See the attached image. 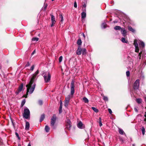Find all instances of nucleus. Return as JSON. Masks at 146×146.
<instances>
[{
    "label": "nucleus",
    "mask_w": 146,
    "mask_h": 146,
    "mask_svg": "<svg viewBox=\"0 0 146 146\" xmlns=\"http://www.w3.org/2000/svg\"><path fill=\"white\" fill-rule=\"evenodd\" d=\"M39 71L37 70L35 73L33 75L29 84L26 85L27 94L29 92L30 94H31L33 92L36 86V84L34 82L37 79L38 76H37V75Z\"/></svg>",
    "instance_id": "nucleus-1"
},
{
    "label": "nucleus",
    "mask_w": 146,
    "mask_h": 146,
    "mask_svg": "<svg viewBox=\"0 0 146 146\" xmlns=\"http://www.w3.org/2000/svg\"><path fill=\"white\" fill-rule=\"evenodd\" d=\"M42 75L43 76L45 82L47 83L50 80L51 75L50 72L48 71H43Z\"/></svg>",
    "instance_id": "nucleus-2"
},
{
    "label": "nucleus",
    "mask_w": 146,
    "mask_h": 146,
    "mask_svg": "<svg viewBox=\"0 0 146 146\" xmlns=\"http://www.w3.org/2000/svg\"><path fill=\"white\" fill-rule=\"evenodd\" d=\"M30 112L29 110L27 107L24 109V113L23 116L26 119H28L30 117Z\"/></svg>",
    "instance_id": "nucleus-3"
},
{
    "label": "nucleus",
    "mask_w": 146,
    "mask_h": 146,
    "mask_svg": "<svg viewBox=\"0 0 146 146\" xmlns=\"http://www.w3.org/2000/svg\"><path fill=\"white\" fill-rule=\"evenodd\" d=\"M56 119V116L55 114H54L52 117L51 119L50 125L51 127L54 128V125L55 123Z\"/></svg>",
    "instance_id": "nucleus-4"
},
{
    "label": "nucleus",
    "mask_w": 146,
    "mask_h": 146,
    "mask_svg": "<svg viewBox=\"0 0 146 146\" xmlns=\"http://www.w3.org/2000/svg\"><path fill=\"white\" fill-rule=\"evenodd\" d=\"M74 80H72L70 84V94L71 95H73L74 93Z\"/></svg>",
    "instance_id": "nucleus-5"
},
{
    "label": "nucleus",
    "mask_w": 146,
    "mask_h": 146,
    "mask_svg": "<svg viewBox=\"0 0 146 146\" xmlns=\"http://www.w3.org/2000/svg\"><path fill=\"white\" fill-rule=\"evenodd\" d=\"M139 80L137 79L135 82L133 86V88L134 90H138L139 87Z\"/></svg>",
    "instance_id": "nucleus-6"
},
{
    "label": "nucleus",
    "mask_w": 146,
    "mask_h": 146,
    "mask_svg": "<svg viewBox=\"0 0 146 146\" xmlns=\"http://www.w3.org/2000/svg\"><path fill=\"white\" fill-rule=\"evenodd\" d=\"M71 123L70 119H67L66 121V128L68 130H70L71 127Z\"/></svg>",
    "instance_id": "nucleus-7"
},
{
    "label": "nucleus",
    "mask_w": 146,
    "mask_h": 146,
    "mask_svg": "<svg viewBox=\"0 0 146 146\" xmlns=\"http://www.w3.org/2000/svg\"><path fill=\"white\" fill-rule=\"evenodd\" d=\"M51 21L52 22V24L51 25V27H52L55 24L56 22L55 17L53 15H51Z\"/></svg>",
    "instance_id": "nucleus-8"
},
{
    "label": "nucleus",
    "mask_w": 146,
    "mask_h": 146,
    "mask_svg": "<svg viewBox=\"0 0 146 146\" xmlns=\"http://www.w3.org/2000/svg\"><path fill=\"white\" fill-rule=\"evenodd\" d=\"M121 32L123 36L125 37H126L127 34V31L124 28H122V29L121 30Z\"/></svg>",
    "instance_id": "nucleus-9"
},
{
    "label": "nucleus",
    "mask_w": 146,
    "mask_h": 146,
    "mask_svg": "<svg viewBox=\"0 0 146 146\" xmlns=\"http://www.w3.org/2000/svg\"><path fill=\"white\" fill-rule=\"evenodd\" d=\"M82 48L79 46L78 49L76 51V54L78 55H80L82 53Z\"/></svg>",
    "instance_id": "nucleus-10"
},
{
    "label": "nucleus",
    "mask_w": 146,
    "mask_h": 146,
    "mask_svg": "<svg viewBox=\"0 0 146 146\" xmlns=\"http://www.w3.org/2000/svg\"><path fill=\"white\" fill-rule=\"evenodd\" d=\"M30 127V124L29 123L26 121L25 124V129L26 130H29Z\"/></svg>",
    "instance_id": "nucleus-11"
},
{
    "label": "nucleus",
    "mask_w": 146,
    "mask_h": 146,
    "mask_svg": "<svg viewBox=\"0 0 146 146\" xmlns=\"http://www.w3.org/2000/svg\"><path fill=\"white\" fill-rule=\"evenodd\" d=\"M83 123L81 121H80L77 124V126L80 129H82L83 128Z\"/></svg>",
    "instance_id": "nucleus-12"
},
{
    "label": "nucleus",
    "mask_w": 146,
    "mask_h": 146,
    "mask_svg": "<svg viewBox=\"0 0 146 146\" xmlns=\"http://www.w3.org/2000/svg\"><path fill=\"white\" fill-rule=\"evenodd\" d=\"M127 28L129 31H131L133 33H134L135 32V30L130 26H128Z\"/></svg>",
    "instance_id": "nucleus-13"
},
{
    "label": "nucleus",
    "mask_w": 146,
    "mask_h": 146,
    "mask_svg": "<svg viewBox=\"0 0 146 146\" xmlns=\"http://www.w3.org/2000/svg\"><path fill=\"white\" fill-rule=\"evenodd\" d=\"M81 18L83 19H85L86 16V12H82L81 13Z\"/></svg>",
    "instance_id": "nucleus-14"
},
{
    "label": "nucleus",
    "mask_w": 146,
    "mask_h": 146,
    "mask_svg": "<svg viewBox=\"0 0 146 146\" xmlns=\"http://www.w3.org/2000/svg\"><path fill=\"white\" fill-rule=\"evenodd\" d=\"M121 41L123 43H128V41L125 39V37H122L121 39Z\"/></svg>",
    "instance_id": "nucleus-15"
},
{
    "label": "nucleus",
    "mask_w": 146,
    "mask_h": 146,
    "mask_svg": "<svg viewBox=\"0 0 146 146\" xmlns=\"http://www.w3.org/2000/svg\"><path fill=\"white\" fill-rule=\"evenodd\" d=\"M119 133L121 135H123L124 134H125V133L123 131L122 129H119Z\"/></svg>",
    "instance_id": "nucleus-16"
},
{
    "label": "nucleus",
    "mask_w": 146,
    "mask_h": 146,
    "mask_svg": "<svg viewBox=\"0 0 146 146\" xmlns=\"http://www.w3.org/2000/svg\"><path fill=\"white\" fill-rule=\"evenodd\" d=\"M23 88V84H21L19 87L18 89L17 90L19 92H21L22 91Z\"/></svg>",
    "instance_id": "nucleus-17"
},
{
    "label": "nucleus",
    "mask_w": 146,
    "mask_h": 146,
    "mask_svg": "<svg viewBox=\"0 0 146 146\" xmlns=\"http://www.w3.org/2000/svg\"><path fill=\"white\" fill-rule=\"evenodd\" d=\"M44 114L42 115L40 117V122H42L44 119Z\"/></svg>",
    "instance_id": "nucleus-18"
},
{
    "label": "nucleus",
    "mask_w": 146,
    "mask_h": 146,
    "mask_svg": "<svg viewBox=\"0 0 146 146\" xmlns=\"http://www.w3.org/2000/svg\"><path fill=\"white\" fill-rule=\"evenodd\" d=\"M140 47H142L143 48H144L145 46V44L143 41L141 42L140 43H139Z\"/></svg>",
    "instance_id": "nucleus-19"
},
{
    "label": "nucleus",
    "mask_w": 146,
    "mask_h": 146,
    "mask_svg": "<svg viewBox=\"0 0 146 146\" xmlns=\"http://www.w3.org/2000/svg\"><path fill=\"white\" fill-rule=\"evenodd\" d=\"M134 45L135 46V48H137V47H139L138 44L136 40H135L134 41Z\"/></svg>",
    "instance_id": "nucleus-20"
},
{
    "label": "nucleus",
    "mask_w": 146,
    "mask_h": 146,
    "mask_svg": "<svg viewBox=\"0 0 146 146\" xmlns=\"http://www.w3.org/2000/svg\"><path fill=\"white\" fill-rule=\"evenodd\" d=\"M122 28L121 27L119 26H116L114 27V29L116 30H121Z\"/></svg>",
    "instance_id": "nucleus-21"
},
{
    "label": "nucleus",
    "mask_w": 146,
    "mask_h": 146,
    "mask_svg": "<svg viewBox=\"0 0 146 146\" xmlns=\"http://www.w3.org/2000/svg\"><path fill=\"white\" fill-rule=\"evenodd\" d=\"M82 44V42L80 39H78L77 42V44L79 46H80Z\"/></svg>",
    "instance_id": "nucleus-22"
},
{
    "label": "nucleus",
    "mask_w": 146,
    "mask_h": 146,
    "mask_svg": "<svg viewBox=\"0 0 146 146\" xmlns=\"http://www.w3.org/2000/svg\"><path fill=\"white\" fill-rule=\"evenodd\" d=\"M92 109L96 113H98L99 111L96 108L94 107H92Z\"/></svg>",
    "instance_id": "nucleus-23"
},
{
    "label": "nucleus",
    "mask_w": 146,
    "mask_h": 146,
    "mask_svg": "<svg viewBox=\"0 0 146 146\" xmlns=\"http://www.w3.org/2000/svg\"><path fill=\"white\" fill-rule=\"evenodd\" d=\"M50 129V128L48 125H46L45 127V130L46 132H48Z\"/></svg>",
    "instance_id": "nucleus-24"
},
{
    "label": "nucleus",
    "mask_w": 146,
    "mask_h": 146,
    "mask_svg": "<svg viewBox=\"0 0 146 146\" xmlns=\"http://www.w3.org/2000/svg\"><path fill=\"white\" fill-rule=\"evenodd\" d=\"M82 51L83 55H85L86 53V50L85 48H84L82 49Z\"/></svg>",
    "instance_id": "nucleus-25"
},
{
    "label": "nucleus",
    "mask_w": 146,
    "mask_h": 146,
    "mask_svg": "<svg viewBox=\"0 0 146 146\" xmlns=\"http://www.w3.org/2000/svg\"><path fill=\"white\" fill-rule=\"evenodd\" d=\"M84 101L85 103H87L89 101L88 99L86 97H84L83 98Z\"/></svg>",
    "instance_id": "nucleus-26"
},
{
    "label": "nucleus",
    "mask_w": 146,
    "mask_h": 146,
    "mask_svg": "<svg viewBox=\"0 0 146 146\" xmlns=\"http://www.w3.org/2000/svg\"><path fill=\"white\" fill-rule=\"evenodd\" d=\"M141 129L142 134L143 135H144L145 133V129L144 128V127L142 126L141 127Z\"/></svg>",
    "instance_id": "nucleus-27"
},
{
    "label": "nucleus",
    "mask_w": 146,
    "mask_h": 146,
    "mask_svg": "<svg viewBox=\"0 0 146 146\" xmlns=\"http://www.w3.org/2000/svg\"><path fill=\"white\" fill-rule=\"evenodd\" d=\"M136 102L139 104L141 103L142 102V100L141 99L137 98L136 99Z\"/></svg>",
    "instance_id": "nucleus-28"
},
{
    "label": "nucleus",
    "mask_w": 146,
    "mask_h": 146,
    "mask_svg": "<svg viewBox=\"0 0 146 146\" xmlns=\"http://www.w3.org/2000/svg\"><path fill=\"white\" fill-rule=\"evenodd\" d=\"M59 16H60V18L61 20L60 21L61 22H62L64 20L63 17L62 15V14H60Z\"/></svg>",
    "instance_id": "nucleus-29"
},
{
    "label": "nucleus",
    "mask_w": 146,
    "mask_h": 146,
    "mask_svg": "<svg viewBox=\"0 0 146 146\" xmlns=\"http://www.w3.org/2000/svg\"><path fill=\"white\" fill-rule=\"evenodd\" d=\"M106 24L105 23H103L101 27L102 28L105 29L106 28Z\"/></svg>",
    "instance_id": "nucleus-30"
},
{
    "label": "nucleus",
    "mask_w": 146,
    "mask_h": 146,
    "mask_svg": "<svg viewBox=\"0 0 146 146\" xmlns=\"http://www.w3.org/2000/svg\"><path fill=\"white\" fill-rule=\"evenodd\" d=\"M99 125L101 127L102 125V123L101 118L100 117H99Z\"/></svg>",
    "instance_id": "nucleus-31"
},
{
    "label": "nucleus",
    "mask_w": 146,
    "mask_h": 146,
    "mask_svg": "<svg viewBox=\"0 0 146 146\" xmlns=\"http://www.w3.org/2000/svg\"><path fill=\"white\" fill-rule=\"evenodd\" d=\"M70 95L68 96L67 97H66V98L65 100H67L68 101H70Z\"/></svg>",
    "instance_id": "nucleus-32"
},
{
    "label": "nucleus",
    "mask_w": 146,
    "mask_h": 146,
    "mask_svg": "<svg viewBox=\"0 0 146 146\" xmlns=\"http://www.w3.org/2000/svg\"><path fill=\"white\" fill-rule=\"evenodd\" d=\"M60 107H59V108H60V109H62V101L61 100H60Z\"/></svg>",
    "instance_id": "nucleus-33"
},
{
    "label": "nucleus",
    "mask_w": 146,
    "mask_h": 146,
    "mask_svg": "<svg viewBox=\"0 0 146 146\" xmlns=\"http://www.w3.org/2000/svg\"><path fill=\"white\" fill-rule=\"evenodd\" d=\"M103 99L105 101H108V98L106 96H104Z\"/></svg>",
    "instance_id": "nucleus-34"
},
{
    "label": "nucleus",
    "mask_w": 146,
    "mask_h": 146,
    "mask_svg": "<svg viewBox=\"0 0 146 146\" xmlns=\"http://www.w3.org/2000/svg\"><path fill=\"white\" fill-rule=\"evenodd\" d=\"M25 99L23 100H22L21 103V106H23L25 104Z\"/></svg>",
    "instance_id": "nucleus-35"
},
{
    "label": "nucleus",
    "mask_w": 146,
    "mask_h": 146,
    "mask_svg": "<svg viewBox=\"0 0 146 146\" xmlns=\"http://www.w3.org/2000/svg\"><path fill=\"white\" fill-rule=\"evenodd\" d=\"M32 41H37L38 40V38H33L32 39Z\"/></svg>",
    "instance_id": "nucleus-36"
},
{
    "label": "nucleus",
    "mask_w": 146,
    "mask_h": 146,
    "mask_svg": "<svg viewBox=\"0 0 146 146\" xmlns=\"http://www.w3.org/2000/svg\"><path fill=\"white\" fill-rule=\"evenodd\" d=\"M142 52H143L141 51V52H140L139 53L138 57L139 58V60H140L141 59V54H142Z\"/></svg>",
    "instance_id": "nucleus-37"
},
{
    "label": "nucleus",
    "mask_w": 146,
    "mask_h": 146,
    "mask_svg": "<svg viewBox=\"0 0 146 146\" xmlns=\"http://www.w3.org/2000/svg\"><path fill=\"white\" fill-rule=\"evenodd\" d=\"M62 56H60L59 58V62L60 63L62 60Z\"/></svg>",
    "instance_id": "nucleus-38"
},
{
    "label": "nucleus",
    "mask_w": 146,
    "mask_h": 146,
    "mask_svg": "<svg viewBox=\"0 0 146 146\" xmlns=\"http://www.w3.org/2000/svg\"><path fill=\"white\" fill-rule=\"evenodd\" d=\"M139 47H137V48H135V51L136 52H139Z\"/></svg>",
    "instance_id": "nucleus-39"
},
{
    "label": "nucleus",
    "mask_w": 146,
    "mask_h": 146,
    "mask_svg": "<svg viewBox=\"0 0 146 146\" xmlns=\"http://www.w3.org/2000/svg\"><path fill=\"white\" fill-rule=\"evenodd\" d=\"M39 104L40 105H42V104L43 103L42 101V100H40L38 101V102Z\"/></svg>",
    "instance_id": "nucleus-40"
},
{
    "label": "nucleus",
    "mask_w": 146,
    "mask_h": 146,
    "mask_svg": "<svg viewBox=\"0 0 146 146\" xmlns=\"http://www.w3.org/2000/svg\"><path fill=\"white\" fill-rule=\"evenodd\" d=\"M126 74L127 76H129L130 74V72L129 71H127L126 72Z\"/></svg>",
    "instance_id": "nucleus-41"
},
{
    "label": "nucleus",
    "mask_w": 146,
    "mask_h": 146,
    "mask_svg": "<svg viewBox=\"0 0 146 146\" xmlns=\"http://www.w3.org/2000/svg\"><path fill=\"white\" fill-rule=\"evenodd\" d=\"M143 64L142 66H141V68H142V67L143 66V67L146 65V61H144L143 62Z\"/></svg>",
    "instance_id": "nucleus-42"
},
{
    "label": "nucleus",
    "mask_w": 146,
    "mask_h": 146,
    "mask_svg": "<svg viewBox=\"0 0 146 146\" xmlns=\"http://www.w3.org/2000/svg\"><path fill=\"white\" fill-rule=\"evenodd\" d=\"M34 67H35V66H34V65H33L32 66H31V68H30V70L31 71H33L34 69Z\"/></svg>",
    "instance_id": "nucleus-43"
},
{
    "label": "nucleus",
    "mask_w": 146,
    "mask_h": 146,
    "mask_svg": "<svg viewBox=\"0 0 146 146\" xmlns=\"http://www.w3.org/2000/svg\"><path fill=\"white\" fill-rule=\"evenodd\" d=\"M68 104L69 103H66L65 102H64V106L66 107H67L68 106Z\"/></svg>",
    "instance_id": "nucleus-44"
},
{
    "label": "nucleus",
    "mask_w": 146,
    "mask_h": 146,
    "mask_svg": "<svg viewBox=\"0 0 146 146\" xmlns=\"http://www.w3.org/2000/svg\"><path fill=\"white\" fill-rule=\"evenodd\" d=\"M15 135L18 138V139H20V137H19V135L18 133H17L16 132L15 133Z\"/></svg>",
    "instance_id": "nucleus-45"
},
{
    "label": "nucleus",
    "mask_w": 146,
    "mask_h": 146,
    "mask_svg": "<svg viewBox=\"0 0 146 146\" xmlns=\"http://www.w3.org/2000/svg\"><path fill=\"white\" fill-rule=\"evenodd\" d=\"M108 111L109 113L110 114H112V111L111 110L110 108L108 109Z\"/></svg>",
    "instance_id": "nucleus-46"
},
{
    "label": "nucleus",
    "mask_w": 146,
    "mask_h": 146,
    "mask_svg": "<svg viewBox=\"0 0 146 146\" xmlns=\"http://www.w3.org/2000/svg\"><path fill=\"white\" fill-rule=\"evenodd\" d=\"M82 10L83 11V12H85L86 11V8L83 7L82 8Z\"/></svg>",
    "instance_id": "nucleus-47"
},
{
    "label": "nucleus",
    "mask_w": 146,
    "mask_h": 146,
    "mask_svg": "<svg viewBox=\"0 0 146 146\" xmlns=\"http://www.w3.org/2000/svg\"><path fill=\"white\" fill-rule=\"evenodd\" d=\"M74 7L75 8H76L77 7V3L76 1H75L74 3Z\"/></svg>",
    "instance_id": "nucleus-48"
},
{
    "label": "nucleus",
    "mask_w": 146,
    "mask_h": 146,
    "mask_svg": "<svg viewBox=\"0 0 146 146\" xmlns=\"http://www.w3.org/2000/svg\"><path fill=\"white\" fill-rule=\"evenodd\" d=\"M30 64L28 62L26 64V65H25V66L26 67H27V66H29L30 65Z\"/></svg>",
    "instance_id": "nucleus-49"
},
{
    "label": "nucleus",
    "mask_w": 146,
    "mask_h": 146,
    "mask_svg": "<svg viewBox=\"0 0 146 146\" xmlns=\"http://www.w3.org/2000/svg\"><path fill=\"white\" fill-rule=\"evenodd\" d=\"M20 92H19V91L17 90L15 92V94L17 95Z\"/></svg>",
    "instance_id": "nucleus-50"
},
{
    "label": "nucleus",
    "mask_w": 146,
    "mask_h": 146,
    "mask_svg": "<svg viewBox=\"0 0 146 146\" xmlns=\"http://www.w3.org/2000/svg\"><path fill=\"white\" fill-rule=\"evenodd\" d=\"M134 110L136 112H138V110H137V108H134Z\"/></svg>",
    "instance_id": "nucleus-51"
},
{
    "label": "nucleus",
    "mask_w": 146,
    "mask_h": 146,
    "mask_svg": "<svg viewBox=\"0 0 146 146\" xmlns=\"http://www.w3.org/2000/svg\"><path fill=\"white\" fill-rule=\"evenodd\" d=\"M144 56H145V60H146V54H145L144 55V56H142V58L143 59V58Z\"/></svg>",
    "instance_id": "nucleus-52"
},
{
    "label": "nucleus",
    "mask_w": 146,
    "mask_h": 146,
    "mask_svg": "<svg viewBox=\"0 0 146 146\" xmlns=\"http://www.w3.org/2000/svg\"><path fill=\"white\" fill-rule=\"evenodd\" d=\"M62 112V109H60V108H59V113H60Z\"/></svg>",
    "instance_id": "nucleus-53"
},
{
    "label": "nucleus",
    "mask_w": 146,
    "mask_h": 146,
    "mask_svg": "<svg viewBox=\"0 0 146 146\" xmlns=\"http://www.w3.org/2000/svg\"><path fill=\"white\" fill-rule=\"evenodd\" d=\"M35 52V50L31 54V55H33Z\"/></svg>",
    "instance_id": "nucleus-54"
},
{
    "label": "nucleus",
    "mask_w": 146,
    "mask_h": 146,
    "mask_svg": "<svg viewBox=\"0 0 146 146\" xmlns=\"http://www.w3.org/2000/svg\"><path fill=\"white\" fill-rule=\"evenodd\" d=\"M86 4L85 3H84V4L83 5V7L86 8Z\"/></svg>",
    "instance_id": "nucleus-55"
},
{
    "label": "nucleus",
    "mask_w": 146,
    "mask_h": 146,
    "mask_svg": "<svg viewBox=\"0 0 146 146\" xmlns=\"http://www.w3.org/2000/svg\"><path fill=\"white\" fill-rule=\"evenodd\" d=\"M145 118L144 119V121H145L146 122V112L145 113Z\"/></svg>",
    "instance_id": "nucleus-56"
},
{
    "label": "nucleus",
    "mask_w": 146,
    "mask_h": 146,
    "mask_svg": "<svg viewBox=\"0 0 146 146\" xmlns=\"http://www.w3.org/2000/svg\"><path fill=\"white\" fill-rule=\"evenodd\" d=\"M69 102H70V101H68L67 100H65V102L66 103H69Z\"/></svg>",
    "instance_id": "nucleus-57"
},
{
    "label": "nucleus",
    "mask_w": 146,
    "mask_h": 146,
    "mask_svg": "<svg viewBox=\"0 0 146 146\" xmlns=\"http://www.w3.org/2000/svg\"><path fill=\"white\" fill-rule=\"evenodd\" d=\"M82 35L84 38H85V35L84 33H82Z\"/></svg>",
    "instance_id": "nucleus-58"
},
{
    "label": "nucleus",
    "mask_w": 146,
    "mask_h": 146,
    "mask_svg": "<svg viewBox=\"0 0 146 146\" xmlns=\"http://www.w3.org/2000/svg\"><path fill=\"white\" fill-rule=\"evenodd\" d=\"M117 21H113V23H117Z\"/></svg>",
    "instance_id": "nucleus-59"
},
{
    "label": "nucleus",
    "mask_w": 146,
    "mask_h": 146,
    "mask_svg": "<svg viewBox=\"0 0 146 146\" xmlns=\"http://www.w3.org/2000/svg\"><path fill=\"white\" fill-rule=\"evenodd\" d=\"M47 7V5H46L44 6V8L45 9H46Z\"/></svg>",
    "instance_id": "nucleus-60"
},
{
    "label": "nucleus",
    "mask_w": 146,
    "mask_h": 146,
    "mask_svg": "<svg viewBox=\"0 0 146 146\" xmlns=\"http://www.w3.org/2000/svg\"><path fill=\"white\" fill-rule=\"evenodd\" d=\"M28 146H31V145L30 143H29V144L28 145Z\"/></svg>",
    "instance_id": "nucleus-61"
},
{
    "label": "nucleus",
    "mask_w": 146,
    "mask_h": 146,
    "mask_svg": "<svg viewBox=\"0 0 146 146\" xmlns=\"http://www.w3.org/2000/svg\"><path fill=\"white\" fill-rule=\"evenodd\" d=\"M18 146H21V145L20 144H19L18 145Z\"/></svg>",
    "instance_id": "nucleus-62"
},
{
    "label": "nucleus",
    "mask_w": 146,
    "mask_h": 146,
    "mask_svg": "<svg viewBox=\"0 0 146 146\" xmlns=\"http://www.w3.org/2000/svg\"><path fill=\"white\" fill-rule=\"evenodd\" d=\"M12 123H13V121L12 120Z\"/></svg>",
    "instance_id": "nucleus-63"
},
{
    "label": "nucleus",
    "mask_w": 146,
    "mask_h": 146,
    "mask_svg": "<svg viewBox=\"0 0 146 146\" xmlns=\"http://www.w3.org/2000/svg\"><path fill=\"white\" fill-rule=\"evenodd\" d=\"M133 146H134V144H133Z\"/></svg>",
    "instance_id": "nucleus-64"
}]
</instances>
